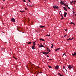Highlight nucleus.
I'll list each match as a JSON object with an SVG mask.
<instances>
[{"mask_svg":"<svg viewBox=\"0 0 76 76\" xmlns=\"http://www.w3.org/2000/svg\"><path fill=\"white\" fill-rule=\"evenodd\" d=\"M68 68L69 69H74V66L72 65H69L68 66Z\"/></svg>","mask_w":76,"mask_h":76,"instance_id":"f257e3e1","label":"nucleus"},{"mask_svg":"<svg viewBox=\"0 0 76 76\" xmlns=\"http://www.w3.org/2000/svg\"><path fill=\"white\" fill-rule=\"evenodd\" d=\"M17 30L19 31V32H21L20 31H21V28L20 27H18L17 28Z\"/></svg>","mask_w":76,"mask_h":76,"instance_id":"f03ea898","label":"nucleus"},{"mask_svg":"<svg viewBox=\"0 0 76 76\" xmlns=\"http://www.w3.org/2000/svg\"><path fill=\"white\" fill-rule=\"evenodd\" d=\"M53 8L54 9H56V8H58V7L57 5H55V6H53Z\"/></svg>","mask_w":76,"mask_h":76,"instance_id":"7ed1b4c3","label":"nucleus"},{"mask_svg":"<svg viewBox=\"0 0 76 76\" xmlns=\"http://www.w3.org/2000/svg\"><path fill=\"white\" fill-rule=\"evenodd\" d=\"M39 47H40V48H41L42 47H44V46L42 45H39Z\"/></svg>","mask_w":76,"mask_h":76,"instance_id":"20e7f679","label":"nucleus"},{"mask_svg":"<svg viewBox=\"0 0 76 76\" xmlns=\"http://www.w3.org/2000/svg\"><path fill=\"white\" fill-rule=\"evenodd\" d=\"M67 12H64V17H66V15H67Z\"/></svg>","mask_w":76,"mask_h":76,"instance_id":"39448f33","label":"nucleus"},{"mask_svg":"<svg viewBox=\"0 0 76 76\" xmlns=\"http://www.w3.org/2000/svg\"><path fill=\"white\" fill-rule=\"evenodd\" d=\"M74 53H72V56H75L76 55V52H74Z\"/></svg>","mask_w":76,"mask_h":76,"instance_id":"423d86ee","label":"nucleus"},{"mask_svg":"<svg viewBox=\"0 0 76 76\" xmlns=\"http://www.w3.org/2000/svg\"><path fill=\"white\" fill-rule=\"evenodd\" d=\"M11 21H12V22H15V19L13 18H12L11 19Z\"/></svg>","mask_w":76,"mask_h":76,"instance_id":"0eeeda50","label":"nucleus"},{"mask_svg":"<svg viewBox=\"0 0 76 76\" xmlns=\"http://www.w3.org/2000/svg\"><path fill=\"white\" fill-rule=\"evenodd\" d=\"M59 50H60V48H57L55 50V51H59Z\"/></svg>","mask_w":76,"mask_h":76,"instance_id":"6e6552de","label":"nucleus"},{"mask_svg":"<svg viewBox=\"0 0 76 76\" xmlns=\"http://www.w3.org/2000/svg\"><path fill=\"white\" fill-rule=\"evenodd\" d=\"M55 69H58V66H57L55 67Z\"/></svg>","mask_w":76,"mask_h":76,"instance_id":"1a4fd4ad","label":"nucleus"},{"mask_svg":"<svg viewBox=\"0 0 76 76\" xmlns=\"http://www.w3.org/2000/svg\"><path fill=\"white\" fill-rule=\"evenodd\" d=\"M32 49H33V50H34V49H35V48L34 47H35V46H32Z\"/></svg>","mask_w":76,"mask_h":76,"instance_id":"9d476101","label":"nucleus"},{"mask_svg":"<svg viewBox=\"0 0 76 76\" xmlns=\"http://www.w3.org/2000/svg\"><path fill=\"white\" fill-rule=\"evenodd\" d=\"M60 3H61V4H62L63 5V4H64L63 2V1H61V2Z\"/></svg>","mask_w":76,"mask_h":76,"instance_id":"9b49d317","label":"nucleus"},{"mask_svg":"<svg viewBox=\"0 0 76 76\" xmlns=\"http://www.w3.org/2000/svg\"><path fill=\"white\" fill-rule=\"evenodd\" d=\"M64 9L65 11H67V9L65 7H64Z\"/></svg>","mask_w":76,"mask_h":76,"instance_id":"f8f14e48","label":"nucleus"},{"mask_svg":"<svg viewBox=\"0 0 76 76\" xmlns=\"http://www.w3.org/2000/svg\"><path fill=\"white\" fill-rule=\"evenodd\" d=\"M40 41H45L44 39H41V38L40 39Z\"/></svg>","mask_w":76,"mask_h":76,"instance_id":"ddd939ff","label":"nucleus"},{"mask_svg":"<svg viewBox=\"0 0 76 76\" xmlns=\"http://www.w3.org/2000/svg\"><path fill=\"white\" fill-rule=\"evenodd\" d=\"M33 44L34 46H35V42L33 43Z\"/></svg>","mask_w":76,"mask_h":76,"instance_id":"4468645a","label":"nucleus"},{"mask_svg":"<svg viewBox=\"0 0 76 76\" xmlns=\"http://www.w3.org/2000/svg\"><path fill=\"white\" fill-rule=\"evenodd\" d=\"M70 24H71V25H72V24L73 25H75V23H73V22H71L70 23Z\"/></svg>","mask_w":76,"mask_h":76,"instance_id":"2eb2a0df","label":"nucleus"},{"mask_svg":"<svg viewBox=\"0 0 76 76\" xmlns=\"http://www.w3.org/2000/svg\"><path fill=\"white\" fill-rule=\"evenodd\" d=\"M40 28H45V26H39Z\"/></svg>","mask_w":76,"mask_h":76,"instance_id":"dca6fc26","label":"nucleus"},{"mask_svg":"<svg viewBox=\"0 0 76 76\" xmlns=\"http://www.w3.org/2000/svg\"><path fill=\"white\" fill-rule=\"evenodd\" d=\"M48 67H49V68L50 69H53V68H52V67L48 65Z\"/></svg>","mask_w":76,"mask_h":76,"instance_id":"f3484780","label":"nucleus"},{"mask_svg":"<svg viewBox=\"0 0 76 76\" xmlns=\"http://www.w3.org/2000/svg\"><path fill=\"white\" fill-rule=\"evenodd\" d=\"M51 48H53V47H54V45L53 44H51Z\"/></svg>","mask_w":76,"mask_h":76,"instance_id":"a211bd4d","label":"nucleus"},{"mask_svg":"<svg viewBox=\"0 0 76 76\" xmlns=\"http://www.w3.org/2000/svg\"><path fill=\"white\" fill-rule=\"evenodd\" d=\"M45 55H47V54H48V52H45Z\"/></svg>","mask_w":76,"mask_h":76,"instance_id":"6ab92c4d","label":"nucleus"},{"mask_svg":"<svg viewBox=\"0 0 76 76\" xmlns=\"http://www.w3.org/2000/svg\"><path fill=\"white\" fill-rule=\"evenodd\" d=\"M20 12H21V13H23V12H25V11H20Z\"/></svg>","mask_w":76,"mask_h":76,"instance_id":"aec40b11","label":"nucleus"},{"mask_svg":"<svg viewBox=\"0 0 76 76\" xmlns=\"http://www.w3.org/2000/svg\"><path fill=\"white\" fill-rule=\"evenodd\" d=\"M31 43H32V42H28V44H31Z\"/></svg>","mask_w":76,"mask_h":76,"instance_id":"412c9836","label":"nucleus"},{"mask_svg":"<svg viewBox=\"0 0 76 76\" xmlns=\"http://www.w3.org/2000/svg\"><path fill=\"white\" fill-rule=\"evenodd\" d=\"M41 53H42V54H45V52H41Z\"/></svg>","mask_w":76,"mask_h":76,"instance_id":"4be33fe9","label":"nucleus"},{"mask_svg":"<svg viewBox=\"0 0 76 76\" xmlns=\"http://www.w3.org/2000/svg\"><path fill=\"white\" fill-rule=\"evenodd\" d=\"M62 18H61V20H62V19H64V18L63 17V16H62Z\"/></svg>","mask_w":76,"mask_h":76,"instance_id":"5701e85b","label":"nucleus"},{"mask_svg":"<svg viewBox=\"0 0 76 76\" xmlns=\"http://www.w3.org/2000/svg\"><path fill=\"white\" fill-rule=\"evenodd\" d=\"M58 75L60 76L61 75V74H60V73H58Z\"/></svg>","mask_w":76,"mask_h":76,"instance_id":"b1692460","label":"nucleus"},{"mask_svg":"<svg viewBox=\"0 0 76 76\" xmlns=\"http://www.w3.org/2000/svg\"><path fill=\"white\" fill-rule=\"evenodd\" d=\"M53 60V59H49L48 60V61H50V60Z\"/></svg>","mask_w":76,"mask_h":76,"instance_id":"393cba45","label":"nucleus"},{"mask_svg":"<svg viewBox=\"0 0 76 76\" xmlns=\"http://www.w3.org/2000/svg\"><path fill=\"white\" fill-rule=\"evenodd\" d=\"M72 3H73V1L70 2V4H71V5H72Z\"/></svg>","mask_w":76,"mask_h":76,"instance_id":"a878e982","label":"nucleus"},{"mask_svg":"<svg viewBox=\"0 0 76 76\" xmlns=\"http://www.w3.org/2000/svg\"><path fill=\"white\" fill-rule=\"evenodd\" d=\"M23 1L24 2H26V1H25V0H23Z\"/></svg>","mask_w":76,"mask_h":76,"instance_id":"bb28decb","label":"nucleus"},{"mask_svg":"<svg viewBox=\"0 0 76 76\" xmlns=\"http://www.w3.org/2000/svg\"><path fill=\"white\" fill-rule=\"evenodd\" d=\"M69 41H71V40H72V39H70L69 38Z\"/></svg>","mask_w":76,"mask_h":76,"instance_id":"cd10ccee","label":"nucleus"},{"mask_svg":"<svg viewBox=\"0 0 76 76\" xmlns=\"http://www.w3.org/2000/svg\"><path fill=\"white\" fill-rule=\"evenodd\" d=\"M60 16H61L62 17L63 15H62V13H61V14L60 15Z\"/></svg>","mask_w":76,"mask_h":76,"instance_id":"c85d7f7f","label":"nucleus"},{"mask_svg":"<svg viewBox=\"0 0 76 76\" xmlns=\"http://www.w3.org/2000/svg\"><path fill=\"white\" fill-rule=\"evenodd\" d=\"M14 58H15L16 60H17V58H16L15 57H13Z\"/></svg>","mask_w":76,"mask_h":76,"instance_id":"c756f323","label":"nucleus"},{"mask_svg":"<svg viewBox=\"0 0 76 76\" xmlns=\"http://www.w3.org/2000/svg\"><path fill=\"white\" fill-rule=\"evenodd\" d=\"M49 52H51V50H50V49H49V50L48 51Z\"/></svg>","mask_w":76,"mask_h":76,"instance_id":"7c9ffc66","label":"nucleus"},{"mask_svg":"<svg viewBox=\"0 0 76 76\" xmlns=\"http://www.w3.org/2000/svg\"><path fill=\"white\" fill-rule=\"evenodd\" d=\"M65 5H66V6L67 7H69V6H68V5H66V4H65Z\"/></svg>","mask_w":76,"mask_h":76,"instance_id":"2f4dec72","label":"nucleus"},{"mask_svg":"<svg viewBox=\"0 0 76 76\" xmlns=\"http://www.w3.org/2000/svg\"><path fill=\"white\" fill-rule=\"evenodd\" d=\"M73 13H74V14H75V13L76 12H74V11H73Z\"/></svg>","mask_w":76,"mask_h":76,"instance_id":"473e14b6","label":"nucleus"},{"mask_svg":"<svg viewBox=\"0 0 76 76\" xmlns=\"http://www.w3.org/2000/svg\"><path fill=\"white\" fill-rule=\"evenodd\" d=\"M63 68L64 69H65V66H64L63 67Z\"/></svg>","mask_w":76,"mask_h":76,"instance_id":"72a5a7b5","label":"nucleus"},{"mask_svg":"<svg viewBox=\"0 0 76 76\" xmlns=\"http://www.w3.org/2000/svg\"><path fill=\"white\" fill-rule=\"evenodd\" d=\"M28 1H29V2H31V1H30V0H27Z\"/></svg>","mask_w":76,"mask_h":76,"instance_id":"f704fd0d","label":"nucleus"},{"mask_svg":"<svg viewBox=\"0 0 76 76\" xmlns=\"http://www.w3.org/2000/svg\"><path fill=\"white\" fill-rule=\"evenodd\" d=\"M48 37H50V34L48 35Z\"/></svg>","mask_w":76,"mask_h":76,"instance_id":"c9c22d12","label":"nucleus"},{"mask_svg":"<svg viewBox=\"0 0 76 76\" xmlns=\"http://www.w3.org/2000/svg\"><path fill=\"white\" fill-rule=\"evenodd\" d=\"M74 38H75L74 37H72V38L71 39L72 40V39H74Z\"/></svg>","mask_w":76,"mask_h":76,"instance_id":"e433bc0d","label":"nucleus"},{"mask_svg":"<svg viewBox=\"0 0 76 76\" xmlns=\"http://www.w3.org/2000/svg\"><path fill=\"white\" fill-rule=\"evenodd\" d=\"M66 36H67V35H65L64 36V37H66Z\"/></svg>","mask_w":76,"mask_h":76,"instance_id":"4c0bfd02","label":"nucleus"},{"mask_svg":"<svg viewBox=\"0 0 76 76\" xmlns=\"http://www.w3.org/2000/svg\"><path fill=\"white\" fill-rule=\"evenodd\" d=\"M25 10H27V9H26V8H25Z\"/></svg>","mask_w":76,"mask_h":76,"instance_id":"58836bf2","label":"nucleus"},{"mask_svg":"<svg viewBox=\"0 0 76 76\" xmlns=\"http://www.w3.org/2000/svg\"><path fill=\"white\" fill-rule=\"evenodd\" d=\"M66 40L67 41H69V39H67Z\"/></svg>","mask_w":76,"mask_h":76,"instance_id":"ea45409f","label":"nucleus"},{"mask_svg":"<svg viewBox=\"0 0 76 76\" xmlns=\"http://www.w3.org/2000/svg\"><path fill=\"white\" fill-rule=\"evenodd\" d=\"M60 76H64V75H60Z\"/></svg>","mask_w":76,"mask_h":76,"instance_id":"a19ab883","label":"nucleus"},{"mask_svg":"<svg viewBox=\"0 0 76 76\" xmlns=\"http://www.w3.org/2000/svg\"><path fill=\"white\" fill-rule=\"evenodd\" d=\"M68 9H70L69 7H68Z\"/></svg>","mask_w":76,"mask_h":76,"instance_id":"79ce46f5","label":"nucleus"},{"mask_svg":"<svg viewBox=\"0 0 76 76\" xmlns=\"http://www.w3.org/2000/svg\"><path fill=\"white\" fill-rule=\"evenodd\" d=\"M1 9H3V7H2L1 8Z\"/></svg>","mask_w":76,"mask_h":76,"instance_id":"37998d69","label":"nucleus"},{"mask_svg":"<svg viewBox=\"0 0 76 76\" xmlns=\"http://www.w3.org/2000/svg\"><path fill=\"white\" fill-rule=\"evenodd\" d=\"M74 3H76V1H74Z\"/></svg>","mask_w":76,"mask_h":76,"instance_id":"c03bdc74","label":"nucleus"},{"mask_svg":"<svg viewBox=\"0 0 76 76\" xmlns=\"http://www.w3.org/2000/svg\"><path fill=\"white\" fill-rule=\"evenodd\" d=\"M65 31H67V29H65Z\"/></svg>","mask_w":76,"mask_h":76,"instance_id":"a18cd8bd","label":"nucleus"},{"mask_svg":"<svg viewBox=\"0 0 76 76\" xmlns=\"http://www.w3.org/2000/svg\"><path fill=\"white\" fill-rule=\"evenodd\" d=\"M29 6H31V7H32V6L29 5Z\"/></svg>","mask_w":76,"mask_h":76,"instance_id":"49530a36","label":"nucleus"},{"mask_svg":"<svg viewBox=\"0 0 76 76\" xmlns=\"http://www.w3.org/2000/svg\"><path fill=\"white\" fill-rule=\"evenodd\" d=\"M38 73H37V75H36V76H37V75H38Z\"/></svg>","mask_w":76,"mask_h":76,"instance_id":"de8ad7c7","label":"nucleus"},{"mask_svg":"<svg viewBox=\"0 0 76 76\" xmlns=\"http://www.w3.org/2000/svg\"><path fill=\"white\" fill-rule=\"evenodd\" d=\"M47 51H48V48H47Z\"/></svg>","mask_w":76,"mask_h":76,"instance_id":"09e8293b","label":"nucleus"},{"mask_svg":"<svg viewBox=\"0 0 76 76\" xmlns=\"http://www.w3.org/2000/svg\"><path fill=\"white\" fill-rule=\"evenodd\" d=\"M63 55V56H64V55H66V54H65V53H64Z\"/></svg>","mask_w":76,"mask_h":76,"instance_id":"8fccbe9b","label":"nucleus"},{"mask_svg":"<svg viewBox=\"0 0 76 76\" xmlns=\"http://www.w3.org/2000/svg\"><path fill=\"white\" fill-rule=\"evenodd\" d=\"M5 43H6V44H7V42H5Z\"/></svg>","mask_w":76,"mask_h":76,"instance_id":"3c124183","label":"nucleus"},{"mask_svg":"<svg viewBox=\"0 0 76 76\" xmlns=\"http://www.w3.org/2000/svg\"><path fill=\"white\" fill-rule=\"evenodd\" d=\"M62 38H64V37H63V36H62Z\"/></svg>","mask_w":76,"mask_h":76,"instance_id":"603ef678","label":"nucleus"},{"mask_svg":"<svg viewBox=\"0 0 76 76\" xmlns=\"http://www.w3.org/2000/svg\"><path fill=\"white\" fill-rule=\"evenodd\" d=\"M65 70L66 71V72H67V70H66V69H65Z\"/></svg>","mask_w":76,"mask_h":76,"instance_id":"864d4df0","label":"nucleus"},{"mask_svg":"<svg viewBox=\"0 0 76 76\" xmlns=\"http://www.w3.org/2000/svg\"><path fill=\"white\" fill-rule=\"evenodd\" d=\"M46 36H47V37H48V34H47V35H46Z\"/></svg>","mask_w":76,"mask_h":76,"instance_id":"5fc2aeb1","label":"nucleus"},{"mask_svg":"<svg viewBox=\"0 0 76 76\" xmlns=\"http://www.w3.org/2000/svg\"><path fill=\"white\" fill-rule=\"evenodd\" d=\"M60 12H61V11H60Z\"/></svg>","mask_w":76,"mask_h":76,"instance_id":"6e6d98bb","label":"nucleus"},{"mask_svg":"<svg viewBox=\"0 0 76 76\" xmlns=\"http://www.w3.org/2000/svg\"><path fill=\"white\" fill-rule=\"evenodd\" d=\"M39 73H41V72H39Z\"/></svg>","mask_w":76,"mask_h":76,"instance_id":"4d7b16f0","label":"nucleus"},{"mask_svg":"<svg viewBox=\"0 0 76 76\" xmlns=\"http://www.w3.org/2000/svg\"><path fill=\"white\" fill-rule=\"evenodd\" d=\"M59 14H60V12H59Z\"/></svg>","mask_w":76,"mask_h":76,"instance_id":"13d9d810","label":"nucleus"},{"mask_svg":"<svg viewBox=\"0 0 76 76\" xmlns=\"http://www.w3.org/2000/svg\"><path fill=\"white\" fill-rule=\"evenodd\" d=\"M74 4H75V3H74Z\"/></svg>","mask_w":76,"mask_h":76,"instance_id":"bf43d9fd","label":"nucleus"},{"mask_svg":"<svg viewBox=\"0 0 76 76\" xmlns=\"http://www.w3.org/2000/svg\"><path fill=\"white\" fill-rule=\"evenodd\" d=\"M75 16H76V14H75Z\"/></svg>","mask_w":76,"mask_h":76,"instance_id":"052dcab7","label":"nucleus"},{"mask_svg":"<svg viewBox=\"0 0 76 76\" xmlns=\"http://www.w3.org/2000/svg\"><path fill=\"white\" fill-rule=\"evenodd\" d=\"M27 6H28V4H27Z\"/></svg>","mask_w":76,"mask_h":76,"instance_id":"680f3d73","label":"nucleus"},{"mask_svg":"<svg viewBox=\"0 0 76 76\" xmlns=\"http://www.w3.org/2000/svg\"><path fill=\"white\" fill-rule=\"evenodd\" d=\"M62 72H64V71L63 70H62Z\"/></svg>","mask_w":76,"mask_h":76,"instance_id":"e2e57ef3","label":"nucleus"},{"mask_svg":"<svg viewBox=\"0 0 76 76\" xmlns=\"http://www.w3.org/2000/svg\"><path fill=\"white\" fill-rule=\"evenodd\" d=\"M47 56L48 57V55H47Z\"/></svg>","mask_w":76,"mask_h":76,"instance_id":"0e129e2a","label":"nucleus"},{"mask_svg":"<svg viewBox=\"0 0 76 76\" xmlns=\"http://www.w3.org/2000/svg\"><path fill=\"white\" fill-rule=\"evenodd\" d=\"M48 57H49V56H48Z\"/></svg>","mask_w":76,"mask_h":76,"instance_id":"69168bd1","label":"nucleus"},{"mask_svg":"<svg viewBox=\"0 0 76 76\" xmlns=\"http://www.w3.org/2000/svg\"><path fill=\"white\" fill-rule=\"evenodd\" d=\"M6 0H3V1H5Z\"/></svg>","mask_w":76,"mask_h":76,"instance_id":"338daca9","label":"nucleus"},{"mask_svg":"<svg viewBox=\"0 0 76 76\" xmlns=\"http://www.w3.org/2000/svg\"><path fill=\"white\" fill-rule=\"evenodd\" d=\"M49 53V52H48V54Z\"/></svg>","mask_w":76,"mask_h":76,"instance_id":"774afa93","label":"nucleus"}]
</instances>
